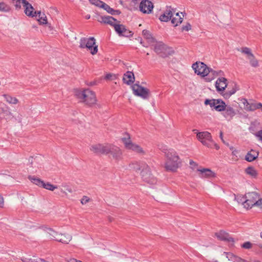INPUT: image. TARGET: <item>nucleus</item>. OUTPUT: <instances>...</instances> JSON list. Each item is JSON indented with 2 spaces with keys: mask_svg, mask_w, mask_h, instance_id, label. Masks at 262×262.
<instances>
[{
  "mask_svg": "<svg viewBox=\"0 0 262 262\" xmlns=\"http://www.w3.org/2000/svg\"><path fill=\"white\" fill-rule=\"evenodd\" d=\"M234 200L243 205L247 210L253 207L262 208V198L256 192H250L245 194H238L235 195Z\"/></svg>",
  "mask_w": 262,
  "mask_h": 262,
  "instance_id": "f257e3e1",
  "label": "nucleus"
},
{
  "mask_svg": "<svg viewBox=\"0 0 262 262\" xmlns=\"http://www.w3.org/2000/svg\"><path fill=\"white\" fill-rule=\"evenodd\" d=\"M164 169L167 171L176 173L182 166V161L178 152L172 149H166L164 152Z\"/></svg>",
  "mask_w": 262,
  "mask_h": 262,
  "instance_id": "f03ea898",
  "label": "nucleus"
},
{
  "mask_svg": "<svg viewBox=\"0 0 262 262\" xmlns=\"http://www.w3.org/2000/svg\"><path fill=\"white\" fill-rule=\"evenodd\" d=\"M74 95L79 102L89 107L97 104L96 93L89 89H80L74 90Z\"/></svg>",
  "mask_w": 262,
  "mask_h": 262,
  "instance_id": "7ed1b4c3",
  "label": "nucleus"
},
{
  "mask_svg": "<svg viewBox=\"0 0 262 262\" xmlns=\"http://www.w3.org/2000/svg\"><path fill=\"white\" fill-rule=\"evenodd\" d=\"M192 68L194 73L203 78L205 81L207 82H211L215 79L221 71L219 72L213 70L209 68L206 64L203 62L197 61L192 65Z\"/></svg>",
  "mask_w": 262,
  "mask_h": 262,
  "instance_id": "20e7f679",
  "label": "nucleus"
},
{
  "mask_svg": "<svg viewBox=\"0 0 262 262\" xmlns=\"http://www.w3.org/2000/svg\"><path fill=\"white\" fill-rule=\"evenodd\" d=\"M148 46L162 58H167L174 53V50L162 42L157 41L152 36L148 35Z\"/></svg>",
  "mask_w": 262,
  "mask_h": 262,
  "instance_id": "39448f33",
  "label": "nucleus"
},
{
  "mask_svg": "<svg viewBox=\"0 0 262 262\" xmlns=\"http://www.w3.org/2000/svg\"><path fill=\"white\" fill-rule=\"evenodd\" d=\"M79 48L86 49L92 55H95L98 52V46L94 37H83L80 39Z\"/></svg>",
  "mask_w": 262,
  "mask_h": 262,
  "instance_id": "423d86ee",
  "label": "nucleus"
},
{
  "mask_svg": "<svg viewBox=\"0 0 262 262\" xmlns=\"http://www.w3.org/2000/svg\"><path fill=\"white\" fill-rule=\"evenodd\" d=\"M196 138L203 145L208 148H212L214 146L216 149H219V146L214 142L211 134L208 132L198 133Z\"/></svg>",
  "mask_w": 262,
  "mask_h": 262,
  "instance_id": "0eeeda50",
  "label": "nucleus"
},
{
  "mask_svg": "<svg viewBox=\"0 0 262 262\" xmlns=\"http://www.w3.org/2000/svg\"><path fill=\"white\" fill-rule=\"evenodd\" d=\"M214 262H250L248 260L242 258L238 255L231 252H224L222 254V260L220 261L217 260Z\"/></svg>",
  "mask_w": 262,
  "mask_h": 262,
  "instance_id": "6e6552de",
  "label": "nucleus"
},
{
  "mask_svg": "<svg viewBox=\"0 0 262 262\" xmlns=\"http://www.w3.org/2000/svg\"><path fill=\"white\" fill-rule=\"evenodd\" d=\"M122 142L124 145V147L126 149L130 150H132L138 154H145L142 148L139 145L133 143L129 137L127 138H124L122 139Z\"/></svg>",
  "mask_w": 262,
  "mask_h": 262,
  "instance_id": "1a4fd4ad",
  "label": "nucleus"
},
{
  "mask_svg": "<svg viewBox=\"0 0 262 262\" xmlns=\"http://www.w3.org/2000/svg\"><path fill=\"white\" fill-rule=\"evenodd\" d=\"M106 155L111 156L116 160H120L122 158V151L119 147L109 143Z\"/></svg>",
  "mask_w": 262,
  "mask_h": 262,
  "instance_id": "9d476101",
  "label": "nucleus"
},
{
  "mask_svg": "<svg viewBox=\"0 0 262 262\" xmlns=\"http://www.w3.org/2000/svg\"><path fill=\"white\" fill-rule=\"evenodd\" d=\"M204 104L209 105L210 107L213 108L217 112H222L225 108L226 103L220 99H206Z\"/></svg>",
  "mask_w": 262,
  "mask_h": 262,
  "instance_id": "9b49d317",
  "label": "nucleus"
},
{
  "mask_svg": "<svg viewBox=\"0 0 262 262\" xmlns=\"http://www.w3.org/2000/svg\"><path fill=\"white\" fill-rule=\"evenodd\" d=\"M108 145V143H95L91 145L90 150L95 154L106 155Z\"/></svg>",
  "mask_w": 262,
  "mask_h": 262,
  "instance_id": "f8f14e48",
  "label": "nucleus"
},
{
  "mask_svg": "<svg viewBox=\"0 0 262 262\" xmlns=\"http://www.w3.org/2000/svg\"><path fill=\"white\" fill-rule=\"evenodd\" d=\"M197 171L199 173V176L202 179H212L216 177V173L209 168H199Z\"/></svg>",
  "mask_w": 262,
  "mask_h": 262,
  "instance_id": "ddd939ff",
  "label": "nucleus"
},
{
  "mask_svg": "<svg viewBox=\"0 0 262 262\" xmlns=\"http://www.w3.org/2000/svg\"><path fill=\"white\" fill-rule=\"evenodd\" d=\"M132 90L135 95L139 96L143 99L147 97V91L146 89L138 83L132 85Z\"/></svg>",
  "mask_w": 262,
  "mask_h": 262,
  "instance_id": "4468645a",
  "label": "nucleus"
},
{
  "mask_svg": "<svg viewBox=\"0 0 262 262\" xmlns=\"http://www.w3.org/2000/svg\"><path fill=\"white\" fill-rule=\"evenodd\" d=\"M222 115L228 121L232 120L236 114V111L230 105H225Z\"/></svg>",
  "mask_w": 262,
  "mask_h": 262,
  "instance_id": "2eb2a0df",
  "label": "nucleus"
},
{
  "mask_svg": "<svg viewBox=\"0 0 262 262\" xmlns=\"http://www.w3.org/2000/svg\"><path fill=\"white\" fill-rule=\"evenodd\" d=\"M114 28L116 32L120 36L124 37H130L132 36L133 33L132 32L127 30L124 25L116 24L114 26Z\"/></svg>",
  "mask_w": 262,
  "mask_h": 262,
  "instance_id": "dca6fc26",
  "label": "nucleus"
},
{
  "mask_svg": "<svg viewBox=\"0 0 262 262\" xmlns=\"http://www.w3.org/2000/svg\"><path fill=\"white\" fill-rule=\"evenodd\" d=\"M174 12L175 10L171 6H167L163 13L160 16L159 19L161 21L167 22L170 19H171L172 15Z\"/></svg>",
  "mask_w": 262,
  "mask_h": 262,
  "instance_id": "f3484780",
  "label": "nucleus"
},
{
  "mask_svg": "<svg viewBox=\"0 0 262 262\" xmlns=\"http://www.w3.org/2000/svg\"><path fill=\"white\" fill-rule=\"evenodd\" d=\"M215 86L217 92L222 94L227 86V80L225 77H220L216 81Z\"/></svg>",
  "mask_w": 262,
  "mask_h": 262,
  "instance_id": "a211bd4d",
  "label": "nucleus"
},
{
  "mask_svg": "<svg viewBox=\"0 0 262 262\" xmlns=\"http://www.w3.org/2000/svg\"><path fill=\"white\" fill-rule=\"evenodd\" d=\"M215 237L221 241H227L230 243H234L233 238L231 237L229 233L224 230H220L215 233Z\"/></svg>",
  "mask_w": 262,
  "mask_h": 262,
  "instance_id": "6ab92c4d",
  "label": "nucleus"
},
{
  "mask_svg": "<svg viewBox=\"0 0 262 262\" xmlns=\"http://www.w3.org/2000/svg\"><path fill=\"white\" fill-rule=\"evenodd\" d=\"M147 165L145 162H139L136 168V171L140 174L143 180L146 181Z\"/></svg>",
  "mask_w": 262,
  "mask_h": 262,
  "instance_id": "aec40b11",
  "label": "nucleus"
},
{
  "mask_svg": "<svg viewBox=\"0 0 262 262\" xmlns=\"http://www.w3.org/2000/svg\"><path fill=\"white\" fill-rule=\"evenodd\" d=\"M23 4L25 7V13L27 16L34 17L36 14L37 12L34 11L33 6L26 0H23Z\"/></svg>",
  "mask_w": 262,
  "mask_h": 262,
  "instance_id": "412c9836",
  "label": "nucleus"
},
{
  "mask_svg": "<svg viewBox=\"0 0 262 262\" xmlns=\"http://www.w3.org/2000/svg\"><path fill=\"white\" fill-rule=\"evenodd\" d=\"M42 229L45 233L49 235L51 239L55 241H56V239L58 238L59 235H60L59 232L52 228L45 226L42 227Z\"/></svg>",
  "mask_w": 262,
  "mask_h": 262,
  "instance_id": "4be33fe9",
  "label": "nucleus"
},
{
  "mask_svg": "<svg viewBox=\"0 0 262 262\" xmlns=\"http://www.w3.org/2000/svg\"><path fill=\"white\" fill-rule=\"evenodd\" d=\"M135 80L134 74L131 71H127L123 76V81L127 85L133 84Z\"/></svg>",
  "mask_w": 262,
  "mask_h": 262,
  "instance_id": "5701e85b",
  "label": "nucleus"
},
{
  "mask_svg": "<svg viewBox=\"0 0 262 262\" xmlns=\"http://www.w3.org/2000/svg\"><path fill=\"white\" fill-rule=\"evenodd\" d=\"M4 100L10 105H16L19 103V100L11 95L5 94L2 95Z\"/></svg>",
  "mask_w": 262,
  "mask_h": 262,
  "instance_id": "b1692460",
  "label": "nucleus"
},
{
  "mask_svg": "<svg viewBox=\"0 0 262 262\" xmlns=\"http://www.w3.org/2000/svg\"><path fill=\"white\" fill-rule=\"evenodd\" d=\"M59 234L56 241L62 244H68L72 239V236L70 234L62 233H59Z\"/></svg>",
  "mask_w": 262,
  "mask_h": 262,
  "instance_id": "393cba45",
  "label": "nucleus"
},
{
  "mask_svg": "<svg viewBox=\"0 0 262 262\" xmlns=\"http://www.w3.org/2000/svg\"><path fill=\"white\" fill-rule=\"evenodd\" d=\"M183 17L184 16L182 13L181 14L176 13L174 15H172L171 19V24L173 25L174 27L178 26L182 23Z\"/></svg>",
  "mask_w": 262,
  "mask_h": 262,
  "instance_id": "a878e982",
  "label": "nucleus"
},
{
  "mask_svg": "<svg viewBox=\"0 0 262 262\" xmlns=\"http://www.w3.org/2000/svg\"><path fill=\"white\" fill-rule=\"evenodd\" d=\"M258 152L257 151L251 149L248 152L245 156V160L248 162H252L257 158Z\"/></svg>",
  "mask_w": 262,
  "mask_h": 262,
  "instance_id": "bb28decb",
  "label": "nucleus"
},
{
  "mask_svg": "<svg viewBox=\"0 0 262 262\" xmlns=\"http://www.w3.org/2000/svg\"><path fill=\"white\" fill-rule=\"evenodd\" d=\"M100 18L101 20L99 21L101 23L109 24L113 27L116 24V19L112 16H101Z\"/></svg>",
  "mask_w": 262,
  "mask_h": 262,
  "instance_id": "cd10ccee",
  "label": "nucleus"
},
{
  "mask_svg": "<svg viewBox=\"0 0 262 262\" xmlns=\"http://www.w3.org/2000/svg\"><path fill=\"white\" fill-rule=\"evenodd\" d=\"M146 2L147 0H132V2L135 5L138 2H140L139 9L143 13H147V11L146 10V8L147 7Z\"/></svg>",
  "mask_w": 262,
  "mask_h": 262,
  "instance_id": "c85d7f7f",
  "label": "nucleus"
},
{
  "mask_svg": "<svg viewBox=\"0 0 262 262\" xmlns=\"http://www.w3.org/2000/svg\"><path fill=\"white\" fill-rule=\"evenodd\" d=\"M31 163L33 167L37 169L41 168L43 167V159L41 158L36 157Z\"/></svg>",
  "mask_w": 262,
  "mask_h": 262,
  "instance_id": "c756f323",
  "label": "nucleus"
},
{
  "mask_svg": "<svg viewBox=\"0 0 262 262\" xmlns=\"http://www.w3.org/2000/svg\"><path fill=\"white\" fill-rule=\"evenodd\" d=\"M36 14L38 16L37 21H38L39 25H44L48 24L47 17L45 14H42L40 11L37 12Z\"/></svg>",
  "mask_w": 262,
  "mask_h": 262,
  "instance_id": "7c9ffc66",
  "label": "nucleus"
},
{
  "mask_svg": "<svg viewBox=\"0 0 262 262\" xmlns=\"http://www.w3.org/2000/svg\"><path fill=\"white\" fill-rule=\"evenodd\" d=\"M28 179L33 184L38 186V187H42L44 181L41 180L40 179L32 176H29Z\"/></svg>",
  "mask_w": 262,
  "mask_h": 262,
  "instance_id": "2f4dec72",
  "label": "nucleus"
},
{
  "mask_svg": "<svg viewBox=\"0 0 262 262\" xmlns=\"http://www.w3.org/2000/svg\"><path fill=\"white\" fill-rule=\"evenodd\" d=\"M60 192L62 194L67 196L68 193H72L73 192V190L69 185L64 184L61 185Z\"/></svg>",
  "mask_w": 262,
  "mask_h": 262,
  "instance_id": "473e14b6",
  "label": "nucleus"
},
{
  "mask_svg": "<svg viewBox=\"0 0 262 262\" xmlns=\"http://www.w3.org/2000/svg\"><path fill=\"white\" fill-rule=\"evenodd\" d=\"M246 173L250 177L256 178L257 177V171L253 167H248L245 170Z\"/></svg>",
  "mask_w": 262,
  "mask_h": 262,
  "instance_id": "72a5a7b5",
  "label": "nucleus"
},
{
  "mask_svg": "<svg viewBox=\"0 0 262 262\" xmlns=\"http://www.w3.org/2000/svg\"><path fill=\"white\" fill-rule=\"evenodd\" d=\"M101 8L104 9L108 13H109L111 14H119L120 13L119 11L114 10L112 8H111L108 5L106 4L104 2H103L102 5H101Z\"/></svg>",
  "mask_w": 262,
  "mask_h": 262,
  "instance_id": "f704fd0d",
  "label": "nucleus"
},
{
  "mask_svg": "<svg viewBox=\"0 0 262 262\" xmlns=\"http://www.w3.org/2000/svg\"><path fill=\"white\" fill-rule=\"evenodd\" d=\"M241 101L244 105V109L247 111H252L255 110L254 107L248 102L247 99L243 98L241 99Z\"/></svg>",
  "mask_w": 262,
  "mask_h": 262,
  "instance_id": "c9c22d12",
  "label": "nucleus"
},
{
  "mask_svg": "<svg viewBox=\"0 0 262 262\" xmlns=\"http://www.w3.org/2000/svg\"><path fill=\"white\" fill-rule=\"evenodd\" d=\"M42 187L50 191H54L56 189L58 188L57 186L53 185L49 182H43Z\"/></svg>",
  "mask_w": 262,
  "mask_h": 262,
  "instance_id": "e433bc0d",
  "label": "nucleus"
},
{
  "mask_svg": "<svg viewBox=\"0 0 262 262\" xmlns=\"http://www.w3.org/2000/svg\"><path fill=\"white\" fill-rule=\"evenodd\" d=\"M241 52L243 54L246 55L248 59L251 58V57L254 55L252 52L251 50L247 47L242 48L241 49Z\"/></svg>",
  "mask_w": 262,
  "mask_h": 262,
  "instance_id": "4c0bfd02",
  "label": "nucleus"
},
{
  "mask_svg": "<svg viewBox=\"0 0 262 262\" xmlns=\"http://www.w3.org/2000/svg\"><path fill=\"white\" fill-rule=\"evenodd\" d=\"M11 10V7L4 2H0V12H8Z\"/></svg>",
  "mask_w": 262,
  "mask_h": 262,
  "instance_id": "58836bf2",
  "label": "nucleus"
},
{
  "mask_svg": "<svg viewBox=\"0 0 262 262\" xmlns=\"http://www.w3.org/2000/svg\"><path fill=\"white\" fill-rule=\"evenodd\" d=\"M248 59L251 66L252 67L257 68L259 66V62L258 60L255 58L254 55L251 57V58H248Z\"/></svg>",
  "mask_w": 262,
  "mask_h": 262,
  "instance_id": "ea45409f",
  "label": "nucleus"
},
{
  "mask_svg": "<svg viewBox=\"0 0 262 262\" xmlns=\"http://www.w3.org/2000/svg\"><path fill=\"white\" fill-rule=\"evenodd\" d=\"M118 78V75L112 74V73H107L105 75L104 79L108 80H116Z\"/></svg>",
  "mask_w": 262,
  "mask_h": 262,
  "instance_id": "a19ab883",
  "label": "nucleus"
},
{
  "mask_svg": "<svg viewBox=\"0 0 262 262\" xmlns=\"http://www.w3.org/2000/svg\"><path fill=\"white\" fill-rule=\"evenodd\" d=\"M89 2L93 5H95L97 7L101 8V5H102L103 2L100 0H89Z\"/></svg>",
  "mask_w": 262,
  "mask_h": 262,
  "instance_id": "79ce46f5",
  "label": "nucleus"
},
{
  "mask_svg": "<svg viewBox=\"0 0 262 262\" xmlns=\"http://www.w3.org/2000/svg\"><path fill=\"white\" fill-rule=\"evenodd\" d=\"M236 91L235 89H232L231 91L226 92L224 95V97L225 98H230L232 95H233Z\"/></svg>",
  "mask_w": 262,
  "mask_h": 262,
  "instance_id": "37998d69",
  "label": "nucleus"
},
{
  "mask_svg": "<svg viewBox=\"0 0 262 262\" xmlns=\"http://www.w3.org/2000/svg\"><path fill=\"white\" fill-rule=\"evenodd\" d=\"M25 227L28 229H32L35 227L34 223L30 221H26L24 223Z\"/></svg>",
  "mask_w": 262,
  "mask_h": 262,
  "instance_id": "c03bdc74",
  "label": "nucleus"
},
{
  "mask_svg": "<svg viewBox=\"0 0 262 262\" xmlns=\"http://www.w3.org/2000/svg\"><path fill=\"white\" fill-rule=\"evenodd\" d=\"M253 244L250 242H246L241 245V247L245 249H250L252 247Z\"/></svg>",
  "mask_w": 262,
  "mask_h": 262,
  "instance_id": "a18cd8bd",
  "label": "nucleus"
},
{
  "mask_svg": "<svg viewBox=\"0 0 262 262\" xmlns=\"http://www.w3.org/2000/svg\"><path fill=\"white\" fill-rule=\"evenodd\" d=\"M191 29V26L189 23H187L185 25L183 26L182 28V31H189Z\"/></svg>",
  "mask_w": 262,
  "mask_h": 262,
  "instance_id": "49530a36",
  "label": "nucleus"
},
{
  "mask_svg": "<svg viewBox=\"0 0 262 262\" xmlns=\"http://www.w3.org/2000/svg\"><path fill=\"white\" fill-rule=\"evenodd\" d=\"M90 199V198L87 196H83L82 199H81V203L82 204V205H85L86 204V203H88V202H89Z\"/></svg>",
  "mask_w": 262,
  "mask_h": 262,
  "instance_id": "de8ad7c7",
  "label": "nucleus"
},
{
  "mask_svg": "<svg viewBox=\"0 0 262 262\" xmlns=\"http://www.w3.org/2000/svg\"><path fill=\"white\" fill-rule=\"evenodd\" d=\"M149 182L152 185H154L157 184V179L155 178L154 176H150L149 177V180H148V183Z\"/></svg>",
  "mask_w": 262,
  "mask_h": 262,
  "instance_id": "09e8293b",
  "label": "nucleus"
},
{
  "mask_svg": "<svg viewBox=\"0 0 262 262\" xmlns=\"http://www.w3.org/2000/svg\"><path fill=\"white\" fill-rule=\"evenodd\" d=\"M189 164L191 166V168L192 169H194L195 168H196L198 166V164L194 161L192 160H190L189 161Z\"/></svg>",
  "mask_w": 262,
  "mask_h": 262,
  "instance_id": "8fccbe9b",
  "label": "nucleus"
},
{
  "mask_svg": "<svg viewBox=\"0 0 262 262\" xmlns=\"http://www.w3.org/2000/svg\"><path fill=\"white\" fill-rule=\"evenodd\" d=\"M256 137L258 138L259 140L262 142V130H260L255 134Z\"/></svg>",
  "mask_w": 262,
  "mask_h": 262,
  "instance_id": "3c124183",
  "label": "nucleus"
},
{
  "mask_svg": "<svg viewBox=\"0 0 262 262\" xmlns=\"http://www.w3.org/2000/svg\"><path fill=\"white\" fill-rule=\"evenodd\" d=\"M148 13H151L154 8V4L151 2L148 1Z\"/></svg>",
  "mask_w": 262,
  "mask_h": 262,
  "instance_id": "603ef678",
  "label": "nucleus"
},
{
  "mask_svg": "<svg viewBox=\"0 0 262 262\" xmlns=\"http://www.w3.org/2000/svg\"><path fill=\"white\" fill-rule=\"evenodd\" d=\"M4 206V200L2 196L0 195V208H3Z\"/></svg>",
  "mask_w": 262,
  "mask_h": 262,
  "instance_id": "864d4df0",
  "label": "nucleus"
},
{
  "mask_svg": "<svg viewBox=\"0 0 262 262\" xmlns=\"http://www.w3.org/2000/svg\"><path fill=\"white\" fill-rule=\"evenodd\" d=\"M220 138H221V140H222V141H223L224 143H225V141H224V139H223V132H220Z\"/></svg>",
  "mask_w": 262,
  "mask_h": 262,
  "instance_id": "5fc2aeb1",
  "label": "nucleus"
},
{
  "mask_svg": "<svg viewBox=\"0 0 262 262\" xmlns=\"http://www.w3.org/2000/svg\"><path fill=\"white\" fill-rule=\"evenodd\" d=\"M142 34L145 36V37L146 38V35L147 34V31L146 30H143Z\"/></svg>",
  "mask_w": 262,
  "mask_h": 262,
  "instance_id": "6e6d98bb",
  "label": "nucleus"
},
{
  "mask_svg": "<svg viewBox=\"0 0 262 262\" xmlns=\"http://www.w3.org/2000/svg\"><path fill=\"white\" fill-rule=\"evenodd\" d=\"M262 108V104L261 103H258L257 104V106L256 107V108ZM255 109V108H254Z\"/></svg>",
  "mask_w": 262,
  "mask_h": 262,
  "instance_id": "4d7b16f0",
  "label": "nucleus"
},
{
  "mask_svg": "<svg viewBox=\"0 0 262 262\" xmlns=\"http://www.w3.org/2000/svg\"><path fill=\"white\" fill-rule=\"evenodd\" d=\"M15 7H16V8L20 9V7H21V6H20V3H17V4L15 5Z\"/></svg>",
  "mask_w": 262,
  "mask_h": 262,
  "instance_id": "13d9d810",
  "label": "nucleus"
},
{
  "mask_svg": "<svg viewBox=\"0 0 262 262\" xmlns=\"http://www.w3.org/2000/svg\"><path fill=\"white\" fill-rule=\"evenodd\" d=\"M258 248L259 249V251L262 253V245H258Z\"/></svg>",
  "mask_w": 262,
  "mask_h": 262,
  "instance_id": "bf43d9fd",
  "label": "nucleus"
},
{
  "mask_svg": "<svg viewBox=\"0 0 262 262\" xmlns=\"http://www.w3.org/2000/svg\"><path fill=\"white\" fill-rule=\"evenodd\" d=\"M23 262H31V259H23Z\"/></svg>",
  "mask_w": 262,
  "mask_h": 262,
  "instance_id": "052dcab7",
  "label": "nucleus"
},
{
  "mask_svg": "<svg viewBox=\"0 0 262 262\" xmlns=\"http://www.w3.org/2000/svg\"><path fill=\"white\" fill-rule=\"evenodd\" d=\"M151 105H152V106L153 107H155V106H156V103H155V102L154 101H152V102H151Z\"/></svg>",
  "mask_w": 262,
  "mask_h": 262,
  "instance_id": "680f3d73",
  "label": "nucleus"
},
{
  "mask_svg": "<svg viewBox=\"0 0 262 262\" xmlns=\"http://www.w3.org/2000/svg\"><path fill=\"white\" fill-rule=\"evenodd\" d=\"M237 151L236 150L234 149L232 151V154L235 155V154L237 153Z\"/></svg>",
  "mask_w": 262,
  "mask_h": 262,
  "instance_id": "e2e57ef3",
  "label": "nucleus"
},
{
  "mask_svg": "<svg viewBox=\"0 0 262 262\" xmlns=\"http://www.w3.org/2000/svg\"><path fill=\"white\" fill-rule=\"evenodd\" d=\"M91 17V16L90 15H87L86 16H85V18L87 19H90Z\"/></svg>",
  "mask_w": 262,
  "mask_h": 262,
  "instance_id": "0e129e2a",
  "label": "nucleus"
},
{
  "mask_svg": "<svg viewBox=\"0 0 262 262\" xmlns=\"http://www.w3.org/2000/svg\"><path fill=\"white\" fill-rule=\"evenodd\" d=\"M95 84H96V83H95V82H92V83H91V84H90V85H91V86H93V85H95Z\"/></svg>",
  "mask_w": 262,
  "mask_h": 262,
  "instance_id": "69168bd1",
  "label": "nucleus"
},
{
  "mask_svg": "<svg viewBox=\"0 0 262 262\" xmlns=\"http://www.w3.org/2000/svg\"><path fill=\"white\" fill-rule=\"evenodd\" d=\"M230 148V149H231V150H232V151H233V150H234V149L233 147H231Z\"/></svg>",
  "mask_w": 262,
  "mask_h": 262,
  "instance_id": "338daca9",
  "label": "nucleus"
},
{
  "mask_svg": "<svg viewBox=\"0 0 262 262\" xmlns=\"http://www.w3.org/2000/svg\"><path fill=\"white\" fill-rule=\"evenodd\" d=\"M41 261H42V262H47V261H46L45 260H44V259H41Z\"/></svg>",
  "mask_w": 262,
  "mask_h": 262,
  "instance_id": "774afa93",
  "label": "nucleus"
}]
</instances>
